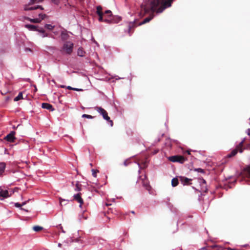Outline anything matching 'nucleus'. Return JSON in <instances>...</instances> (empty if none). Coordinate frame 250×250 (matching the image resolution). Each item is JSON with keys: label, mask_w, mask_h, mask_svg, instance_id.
Masks as SVG:
<instances>
[{"label": "nucleus", "mask_w": 250, "mask_h": 250, "mask_svg": "<svg viewBox=\"0 0 250 250\" xmlns=\"http://www.w3.org/2000/svg\"><path fill=\"white\" fill-rule=\"evenodd\" d=\"M5 164L4 163H0V175L4 172L5 168Z\"/></svg>", "instance_id": "obj_18"}, {"label": "nucleus", "mask_w": 250, "mask_h": 250, "mask_svg": "<svg viewBox=\"0 0 250 250\" xmlns=\"http://www.w3.org/2000/svg\"><path fill=\"white\" fill-rule=\"evenodd\" d=\"M42 107L44 109H47L51 111L53 110L52 105L48 103H42Z\"/></svg>", "instance_id": "obj_15"}, {"label": "nucleus", "mask_w": 250, "mask_h": 250, "mask_svg": "<svg viewBox=\"0 0 250 250\" xmlns=\"http://www.w3.org/2000/svg\"><path fill=\"white\" fill-rule=\"evenodd\" d=\"M41 22V19L35 18L34 19L33 23H40Z\"/></svg>", "instance_id": "obj_29"}, {"label": "nucleus", "mask_w": 250, "mask_h": 250, "mask_svg": "<svg viewBox=\"0 0 250 250\" xmlns=\"http://www.w3.org/2000/svg\"><path fill=\"white\" fill-rule=\"evenodd\" d=\"M25 204V202H23L21 204L19 203H15V206L17 208H21V206L24 205Z\"/></svg>", "instance_id": "obj_26"}, {"label": "nucleus", "mask_w": 250, "mask_h": 250, "mask_svg": "<svg viewBox=\"0 0 250 250\" xmlns=\"http://www.w3.org/2000/svg\"><path fill=\"white\" fill-rule=\"evenodd\" d=\"M61 244L60 243L59 244V246H61Z\"/></svg>", "instance_id": "obj_50"}, {"label": "nucleus", "mask_w": 250, "mask_h": 250, "mask_svg": "<svg viewBox=\"0 0 250 250\" xmlns=\"http://www.w3.org/2000/svg\"><path fill=\"white\" fill-rule=\"evenodd\" d=\"M25 51H30V52H31V51H31V49L28 48H26L25 49Z\"/></svg>", "instance_id": "obj_40"}, {"label": "nucleus", "mask_w": 250, "mask_h": 250, "mask_svg": "<svg viewBox=\"0 0 250 250\" xmlns=\"http://www.w3.org/2000/svg\"><path fill=\"white\" fill-rule=\"evenodd\" d=\"M82 117H84V118H88V119H92V116L90 115H87V114H83L82 115Z\"/></svg>", "instance_id": "obj_28"}, {"label": "nucleus", "mask_w": 250, "mask_h": 250, "mask_svg": "<svg viewBox=\"0 0 250 250\" xmlns=\"http://www.w3.org/2000/svg\"><path fill=\"white\" fill-rule=\"evenodd\" d=\"M73 197H74V200L77 201L80 204L79 207L80 208H82V206L83 204V200L81 198V197L80 196V194L78 193V194H75Z\"/></svg>", "instance_id": "obj_12"}, {"label": "nucleus", "mask_w": 250, "mask_h": 250, "mask_svg": "<svg viewBox=\"0 0 250 250\" xmlns=\"http://www.w3.org/2000/svg\"><path fill=\"white\" fill-rule=\"evenodd\" d=\"M168 159L171 162H179L180 163H183L185 161L184 157L178 155L169 157Z\"/></svg>", "instance_id": "obj_8"}, {"label": "nucleus", "mask_w": 250, "mask_h": 250, "mask_svg": "<svg viewBox=\"0 0 250 250\" xmlns=\"http://www.w3.org/2000/svg\"><path fill=\"white\" fill-rule=\"evenodd\" d=\"M211 247L212 248H214V247H215V245H214V246H211Z\"/></svg>", "instance_id": "obj_48"}, {"label": "nucleus", "mask_w": 250, "mask_h": 250, "mask_svg": "<svg viewBox=\"0 0 250 250\" xmlns=\"http://www.w3.org/2000/svg\"><path fill=\"white\" fill-rule=\"evenodd\" d=\"M141 181V183L142 184L143 187L148 191H150L151 189V187L149 186L148 181L146 175H144V178H140V180Z\"/></svg>", "instance_id": "obj_9"}, {"label": "nucleus", "mask_w": 250, "mask_h": 250, "mask_svg": "<svg viewBox=\"0 0 250 250\" xmlns=\"http://www.w3.org/2000/svg\"><path fill=\"white\" fill-rule=\"evenodd\" d=\"M83 241V237L80 235H72L70 236L69 238L67 239L66 243L68 244H71L72 243H82Z\"/></svg>", "instance_id": "obj_5"}, {"label": "nucleus", "mask_w": 250, "mask_h": 250, "mask_svg": "<svg viewBox=\"0 0 250 250\" xmlns=\"http://www.w3.org/2000/svg\"><path fill=\"white\" fill-rule=\"evenodd\" d=\"M25 27L27 28L30 31H36L37 30V27L35 25L32 24H25Z\"/></svg>", "instance_id": "obj_16"}, {"label": "nucleus", "mask_w": 250, "mask_h": 250, "mask_svg": "<svg viewBox=\"0 0 250 250\" xmlns=\"http://www.w3.org/2000/svg\"><path fill=\"white\" fill-rule=\"evenodd\" d=\"M46 17V15L44 14H39V19H41V21Z\"/></svg>", "instance_id": "obj_25"}, {"label": "nucleus", "mask_w": 250, "mask_h": 250, "mask_svg": "<svg viewBox=\"0 0 250 250\" xmlns=\"http://www.w3.org/2000/svg\"><path fill=\"white\" fill-rule=\"evenodd\" d=\"M21 99H22V93L21 92H20L18 95L14 98V101L17 102Z\"/></svg>", "instance_id": "obj_22"}, {"label": "nucleus", "mask_w": 250, "mask_h": 250, "mask_svg": "<svg viewBox=\"0 0 250 250\" xmlns=\"http://www.w3.org/2000/svg\"><path fill=\"white\" fill-rule=\"evenodd\" d=\"M246 149H250V144L247 145V146H246Z\"/></svg>", "instance_id": "obj_39"}, {"label": "nucleus", "mask_w": 250, "mask_h": 250, "mask_svg": "<svg viewBox=\"0 0 250 250\" xmlns=\"http://www.w3.org/2000/svg\"><path fill=\"white\" fill-rule=\"evenodd\" d=\"M25 19L31 22H33V23L34 19H31V18H28V17H25Z\"/></svg>", "instance_id": "obj_32"}, {"label": "nucleus", "mask_w": 250, "mask_h": 250, "mask_svg": "<svg viewBox=\"0 0 250 250\" xmlns=\"http://www.w3.org/2000/svg\"><path fill=\"white\" fill-rule=\"evenodd\" d=\"M63 200L62 199H60V203L61 204L62 201H63Z\"/></svg>", "instance_id": "obj_45"}, {"label": "nucleus", "mask_w": 250, "mask_h": 250, "mask_svg": "<svg viewBox=\"0 0 250 250\" xmlns=\"http://www.w3.org/2000/svg\"><path fill=\"white\" fill-rule=\"evenodd\" d=\"M43 0H39L38 1L39 2H42Z\"/></svg>", "instance_id": "obj_46"}, {"label": "nucleus", "mask_w": 250, "mask_h": 250, "mask_svg": "<svg viewBox=\"0 0 250 250\" xmlns=\"http://www.w3.org/2000/svg\"><path fill=\"white\" fill-rule=\"evenodd\" d=\"M39 0H30V2H29V3L28 5H30L31 4H33L34 3H36V2H39L38 1Z\"/></svg>", "instance_id": "obj_30"}, {"label": "nucleus", "mask_w": 250, "mask_h": 250, "mask_svg": "<svg viewBox=\"0 0 250 250\" xmlns=\"http://www.w3.org/2000/svg\"><path fill=\"white\" fill-rule=\"evenodd\" d=\"M244 173L250 179V165L245 169Z\"/></svg>", "instance_id": "obj_17"}, {"label": "nucleus", "mask_w": 250, "mask_h": 250, "mask_svg": "<svg viewBox=\"0 0 250 250\" xmlns=\"http://www.w3.org/2000/svg\"><path fill=\"white\" fill-rule=\"evenodd\" d=\"M9 194L7 190H0V197H2L0 200H3V198H7Z\"/></svg>", "instance_id": "obj_14"}, {"label": "nucleus", "mask_w": 250, "mask_h": 250, "mask_svg": "<svg viewBox=\"0 0 250 250\" xmlns=\"http://www.w3.org/2000/svg\"><path fill=\"white\" fill-rule=\"evenodd\" d=\"M37 31H38L39 32L42 34V33H44V32L45 31L42 28H41V29H37Z\"/></svg>", "instance_id": "obj_33"}, {"label": "nucleus", "mask_w": 250, "mask_h": 250, "mask_svg": "<svg viewBox=\"0 0 250 250\" xmlns=\"http://www.w3.org/2000/svg\"><path fill=\"white\" fill-rule=\"evenodd\" d=\"M51 1L56 5H58L60 3V0H51Z\"/></svg>", "instance_id": "obj_31"}, {"label": "nucleus", "mask_w": 250, "mask_h": 250, "mask_svg": "<svg viewBox=\"0 0 250 250\" xmlns=\"http://www.w3.org/2000/svg\"><path fill=\"white\" fill-rule=\"evenodd\" d=\"M179 179L182 184L184 185L190 184V181H191V179L183 176L179 177Z\"/></svg>", "instance_id": "obj_13"}, {"label": "nucleus", "mask_w": 250, "mask_h": 250, "mask_svg": "<svg viewBox=\"0 0 250 250\" xmlns=\"http://www.w3.org/2000/svg\"><path fill=\"white\" fill-rule=\"evenodd\" d=\"M105 14H109L110 15L109 18L105 17V22L107 23H117L121 20V18L118 16H113L112 12L110 10H106Z\"/></svg>", "instance_id": "obj_2"}, {"label": "nucleus", "mask_w": 250, "mask_h": 250, "mask_svg": "<svg viewBox=\"0 0 250 250\" xmlns=\"http://www.w3.org/2000/svg\"><path fill=\"white\" fill-rule=\"evenodd\" d=\"M110 15L109 14H105V17L109 18Z\"/></svg>", "instance_id": "obj_43"}, {"label": "nucleus", "mask_w": 250, "mask_h": 250, "mask_svg": "<svg viewBox=\"0 0 250 250\" xmlns=\"http://www.w3.org/2000/svg\"><path fill=\"white\" fill-rule=\"evenodd\" d=\"M15 132L11 131L9 134H7L4 138V139L9 142H14L16 139L15 137Z\"/></svg>", "instance_id": "obj_10"}, {"label": "nucleus", "mask_w": 250, "mask_h": 250, "mask_svg": "<svg viewBox=\"0 0 250 250\" xmlns=\"http://www.w3.org/2000/svg\"><path fill=\"white\" fill-rule=\"evenodd\" d=\"M227 250H236V249H232V248L229 247V248H227Z\"/></svg>", "instance_id": "obj_41"}, {"label": "nucleus", "mask_w": 250, "mask_h": 250, "mask_svg": "<svg viewBox=\"0 0 250 250\" xmlns=\"http://www.w3.org/2000/svg\"><path fill=\"white\" fill-rule=\"evenodd\" d=\"M81 190V188L79 187L78 184H76V190L77 191H80Z\"/></svg>", "instance_id": "obj_36"}, {"label": "nucleus", "mask_w": 250, "mask_h": 250, "mask_svg": "<svg viewBox=\"0 0 250 250\" xmlns=\"http://www.w3.org/2000/svg\"><path fill=\"white\" fill-rule=\"evenodd\" d=\"M33 229L36 232H40L41 230H43V228L39 226H36L33 227Z\"/></svg>", "instance_id": "obj_21"}, {"label": "nucleus", "mask_w": 250, "mask_h": 250, "mask_svg": "<svg viewBox=\"0 0 250 250\" xmlns=\"http://www.w3.org/2000/svg\"><path fill=\"white\" fill-rule=\"evenodd\" d=\"M187 152L188 155H190V151H189V150L187 151V152Z\"/></svg>", "instance_id": "obj_44"}, {"label": "nucleus", "mask_w": 250, "mask_h": 250, "mask_svg": "<svg viewBox=\"0 0 250 250\" xmlns=\"http://www.w3.org/2000/svg\"><path fill=\"white\" fill-rule=\"evenodd\" d=\"M73 45V43L71 42H66L63 44L61 51L67 54H70L72 52Z\"/></svg>", "instance_id": "obj_3"}, {"label": "nucleus", "mask_w": 250, "mask_h": 250, "mask_svg": "<svg viewBox=\"0 0 250 250\" xmlns=\"http://www.w3.org/2000/svg\"><path fill=\"white\" fill-rule=\"evenodd\" d=\"M62 233H65V232L64 231H63V230H62Z\"/></svg>", "instance_id": "obj_49"}, {"label": "nucleus", "mask_w": 250, "mask_h": 250, "mask_svg": "<svg viewBox=\"0 0 250 250\" xmlns=\"http://www.w3.org/2000/svg\"><path fill=\"white\" fill-rule=\"evenodd\" d=\"M245 141V138H244L243 140L237 146L236 148L233 149L230 154H229L228 156L229 157H231L235 156L237 152H239L240 153L243 152V144Z\"/></svg>", "instance_id": "obj_4"}, {"label": "nucleus", "mask_w": 250, "mask_h": 250, "mask_svg": "<svg viewBox=\"0 0 250 250\" xmlns=\"http://www.w3.org/2000/svg\"><path fill=\"white\" fill-rule=\"evenodd\" d=\"M147 161L146 160L145 162L142 163L141 165L138 163V165L140 168H144L147 167Z\"/></svg>", "instance_id": "obj_24"}, {"label": "nucleus", "mask_w": 250, "mask_h": 250, "mask_svg": "<svg viewBox=\"0 0 250 250\" xmlns=\"http://www.w3.org/2000/svg\"><path fill=\"white\" fill-rule=\"evenodd\" d=\"M66 88L69 89V90H73V87L70 86H67L66 87Z\"/></svg>", "instance_id": "obj_37"}, {"label": "nucleus", "mask_w": 250, "mask_h": 250, "mask_svg": "<svg viewBox=\"0 0 250 250\" xmlns=\"http://www.w3.org/2000/svg\"><path fill=\"white\" fill-rule=\"evenodd\" d=\"M42 37L44 38V37H47L48 36V34L47 33H46L45 32V31L44 32V33H42Z\"/></svg>", "instance_id": "obj_35"}, {"label": "nucleus", "mask_w": 250, "mask_h": 250, "mask_svg": "<svg viewBox=\"0 0 250 250\" xmlns=\"http://www.w3.org/2000/svg\"><path fill=\"white\" fill-rule=\"evenodd\" d=\"M178 180L176 178H174L172 179L171 181V185L172 187H174L178 185Z\"/></svg>", "instance_id": "obj_20"}, {"label": "nucleus", "mask_w": 250, "mask_h": 250, "mask_svg": "<svg viewBox=\"0 0 250 250\" xmlns=\"http://www.w3.org/2000/svg\"><path fill=\"white\" fill-rule=\"evenodd\" d=\"M95 109L102 116L104 119L110 123L111 125H113V122L110 120L109 117L107 115V112L101 107H96Z\"/></svg>", "instance_id": "obj_6"}, {"label": "nucleus", "mask_w": 250, "mask_h": 250, "mask_svg": "<svg viewBox=\"0 0 250 250\" xmlns=\"http://www.w3.org/2000/svg\"><path fill=\"white\" fill-rule=\"evenodd\" d=\"M59 87L61 88H66V86L63 85H61Z\"/></svg>", "instance_id": "obj_42"}, {"label": "nucleus", "mask_w": 250, "mask_h": 250, "mask_svg": "<svg viewBox=\"0 0 250 250\" xmlns=\"http://www.w3.org/2000/svg\"><path fill=\"white\" fill-rule=\"evenodd\" d=\"M84 54L85 52L84 51L82 48H79L78 49L77 54L79 56L83 57L84 56Z\"/></svg>", "instance_id": "obj_19"}, {"label": "nucleus", "mask_w": 250, "mask_h": 250, "mask_svg": "<svg viewBox=\"0 0 250 250\" xmlns=\"http://www.w3.org/2000/svg\"><path fill=\"white\" fill-rule=\"evenodd\" d=\"M173 0H145L141 5V11L139 15L142 17L146 14L149 16L145 18L138 25L148 22L154 17V12L162 13L165 9L171 6Z\"/></svg>", "instance_id": "obj_1"}, {"label": "nucleus", "mask_w": 250, "mask_h": 250, "mask_svg": "<svg viewBox=\"0 0 250 250\" xmlns=\"http://www.w3.org/2000/svg\"><path fill=\"white\" fill-rule=\"evenodd\" d=\"M43 233H46L47 232H46L45 230H44V231H43Z\"/></svg>", "instance_id": "obj_47"}, {"label": "nucleus", "mask_w": 250, "mask_h": 250, "mask_svg": "<svg viewBox=\"0 0 250 250\" xmlns=\"http://www.w3.org/2000/svg\"><path fill=\"white\" fill-rule=\"evenodd\" d=\"M73 90L77 91H82L83 90L81 88H73Z\"/></svg>", "instance_id": "obj_34"}, {"label": "nucleus", "mask_w": 250, "mask_h": 250, "mask_svg": "<svg viewBox=\"0 0 250 250\" xmlns=\"http://www.w3.org/2000/svg\"><path fill=\"white\" fill-rule=\"evenodd\" d=\"M96 10V13L99 16V21L105 22L104 19L106 14H105V12L104 13L102 12V7L101 6H97Z\"/></svg>", "instance_id": "obj_7"}, {"label": "nucleus", "mask_w": 250, "mask_h": 250, "mask_svg": "<svg viewBox=\"0 0 250 250\" xmlns=\"http://www.w3.org/2000/svg\"><path fill=\"white\" fill-rule=\"evenodd\" d=\"M38 8H40L41 10H43V8L42 6H30L29 5H25L24 7V10L25 11L27 10H33L37 9Z\"/></svg>", "instance_id": "obj_11"}, {"label": "nucleus", "mask_w": 250, "mask_h": 250, "mask_svg": "<svg viewBox=\"0 0 250 250\" xmlns=\"http://www.w3.org/2000/svg\"><path fill=\"white\" fill-rule=\"evenodd\" d=\"M98 172H99L98 170H95L94 169H92V173L93 176L94 177H96V176H97V173Z\"/></svg>", "instance_id": "obj_27"}, {"label": "nucleus", "mask_w": 250, "mask_h": 250, "mask_svg": "<svg viewBox=\"0 0 250 250\" xmlns=\"http://www.w3.org/2000/svg\"><path fill=\"white\" fill-rule=\"evenodd\" d=\"M246 133L248 135H250V128H249L247 130Z\"/></svg>", "instance_id": "obj_38"}, {"label": "nucleus", "mask_w": 250, "mask_h": 250, "mask_svg": "<svg viewBox=\"0 0 250 250\" xmlns=\"http://www.w3.org/2000/svg\"><path fill=\"white\" fill-rule=\"evenodd\" d=\"M44 27L49 30H52L54 29L55 26L50 24H46Z\"/></svg>", "instance_id": "obj_23"}]
</instances>
